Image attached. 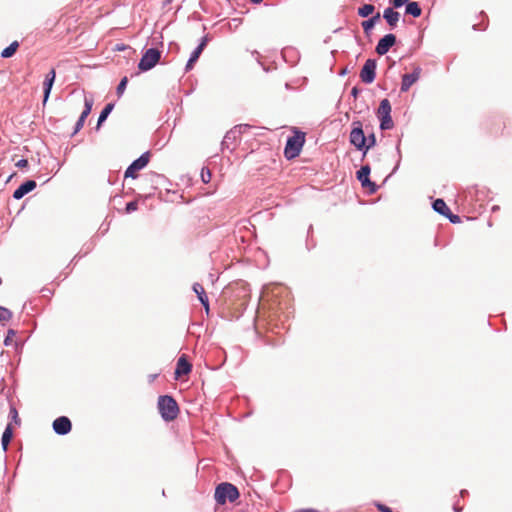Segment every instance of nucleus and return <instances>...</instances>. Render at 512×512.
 <instances>
[{"mask_svg":"<svg viewBox=\"0 0 512 512\" xmlns=\"http://www.w3.org/2000/svg\"><path fill=\"white\" fill-rule=\"evenodd\" d=\"M211 171L207 168H203L201 171V178L204 183H209L211 181Z\"/></svg>","mask_w":512,"mask_h":512,"instance_id":"c756f323","label":"nucleus"},{"mask_svg":"<svg viewBox=\"0 0 512 512\" xmlns=\"http://www.w3.org/2000/svg\"><path fill=\"white\" fill-rule=\"evenodd\" d=\"M36 188V182L34 180H28L21 184L13 193V197L17 200L24 197L27 193L31 192Z\"/></svg>","mask_w":512,"mask_h":512,"instance_id":"dca6fc26","label":"nucleus"},{"mask_svg":"<svg viewBox=\"0 0 512 512\" xmlns=\"http://www.w3.org/2000/svg\"><path fill=\"white\" fill-rule=\"evenodd\" d=\"M193 291L196 293V295L200 301H203L204 298H208L204 287L199 283H194Z\"/></svg>","mask_w":512,"mask_h":512,"instance_id":"a878e982","label":"nucleus"},{"mask_svg":"<svg viewBox=\"0 0 512 512\" xmlns=\"http://www.w3.org/2000/svg\"><path fill=\"white\" fill-rule=\"evenodd\" d=\"M396 43L394 34H387L381 38L376 46V53L378 55H385L389 49Z\"/></svg>","mask_w":512,"mask_h":512,"instance_id":"9b49d317","label":"nucleus"},{"mask_svg":"<svg viewBox=\"0 0 512 512\" xmlns=\"http://www.w3.org/2000/svg\"><path fill=\"white\" fill-rule=\"evenodd\" d=\"M202 303V305L204 306L206 312L208 313L209 312V300L208 298H204L203 301H200Z\"/></svg>","mask_w":512,"mask_h":512,"instance_id":"58836bf2","label":"nucleus"},{"mask_svg":"<svg viewBox=\"0 0 512 512\" xmlns=\"http://www.w3.org/2000/svg\"><path fill=\"white\" fill-rule=\"evenodd\" d=\"M10 415H11L12 419H13L16 423H18L19 418H18V412H17L16 408L11 407V409H10Z\"/></svg>","mask_w":512,"mask_h":512,"instance_id":"72a5a7b5","label":"nucleus"},{"mask_svg":"<svg viewBox=\"0 0 512 512\" xmlns=\"http://www.w3.org/2000/svg\"><path fill=\"white\" fill-rule=\"evenodd\" d=\"M15 166L21 169L25 168L28 166V161L26 159H20L15 163Z\"/></svg>","mask_w":512,"mask_h":512,"instance_id":"473e14b6","label":"nucleus"},{"mask_svg":"<svg viewBox=\"0 0 512 512\" xmlns=\"http://www.w3.org/2000/svg\"><path fill=\"white\" fill-rule=\"evenodd\" d=\"M379 19H380V14L377 13L372 18H370V19H368L366 21H363L362 22V27H363L364 32L368 33L374 27L376 21H378Z\"/></svg>","mask_w":512,"mask_h":512,"instance_id":"5701e85b","label":"nucleus"},{"mask_svg":"<svg viewBox=\"0 0 512 512\" xmlns=\"http://www.w3.org/2000/svg\"><path fill=\"white\" fill-rule=\"evenodd\" d=\"M71 428V421L65 416L58 417L53 422V429L59 435H65L69 433Z\"/></svg>","mask_w":512,"mask_h":512,"instance_id":"f8f14e48","label":"nucleus"},{"mask_svg":"<svg viewBox=\"0 0 512 512\" xmlns=\"http://www.w3.org/2000/svg\"><path fill=\"white\" fill-rule=\"evenodd\" d=\"M161 52L158 49L150 48L142 56L138 68L141 71L152 69L160 60Z\"/></svg>","mask_w":512,"mask_h":512,"instance_id":"39448f33","label":"nucleus"},{"mask_svg":"<svg viewBox=\"0 0 512 512\" xmlns=\"http://www.w3.org/2000/svg\"><path fill=\"white\" fill-rule=\"evenodd\" d=\"M116 49H117L118 51H122V50H124V49H125V47H124V46H117V48H116Z\"/></svg>","mask_w":512,"mask_h":512,"instance_id":"79ce46f5","label":"nucleus"},{"mask_svg":"<svg viewBox=\"0 0 512 512\" xmlns=\"http://www.w3.org/2000/svg\"><path fill=\"white\" fill-rule=\"evenodd\" d=\"M207 42H208V38L206 36L203 37L200 44L198 45V47L192 52V54L187 62V65H186L187 71L191 70L193 68L195 62L198 60V58L200 57L204 48L206 47Z\"/></svg>","mask_w":512,"mask_h":512,"instance_id":"2eb2a0df","label":"nucleus"},{"mask_svg":"<svg viewBox=\"0 0 512 512\" xmlns=\"http://www.w3.org/2000/svg\"><path fill=\"white\" fill-rule=\"evenodd\" d=\"M158 409L162 418L166 421L174 420L179 413L177 402L168 395L160 396L158 399Z\"/></svg>","mask_w":512,"mask_h":512,"instance_id":"f257e3e1","label":"nucleus"},{"mask_svg":"<svg viewBox=\"0 0 512 512\" xmlns=\"http://www.w3.org/2000/svg\"><path fill=\"white\" fill-rule=\"evenodd\" d=\"M12 436H13L12 427L9 424L6 427V429L4 430L3 435H2V446L5 451L7 450V447L12 439Z\"/></svg>","mask_w":512,"mask_h":512,"instance_id":"412c9836","label":"nucleus"},{"mask_svg":"<svg viewBox=\"0 0 512 512\" xmlns=\"http://www.w3.org/2000/svg\"><path fill=\"white\" fill-rule=\"evenodd\" d=\"M445 217L448 218L452 223H459L460 222V217L458 215L452 214L451 210H449L448 215L445 216Z\"/></svg>","mask_w":512,"mask_h":512,"instance_id":"2f4dec72","label":"nucleus"},{"mask_svg":"<svg viewBox=\"0 0 512 512\" xmlns=\"http://www.w3.org/2000/svg\"><path fill=\"white\" fill-rule=\"evenodd\" d=\"M377 509L381 512H393L391 508L383 505V504H377Z\"/></svg>","mask_w":512,"mask_h":512,"instance_id":"e433bc0d","label":"nucleus"},{"mask_svg":"<svg viewBox=\"0 0 512 512\" xmlns=\"http://www.w3.org/2000/svg\"><path fill=\"white\" fill-rule=\"evenodd\" d=\"M192 370V365L187 360L186 355H182L179 357L176 369L174 372L175 379H181L183 376L188 375Z\"/></svg>","mask_w":512,"mask_h":512,"instance_id":"9d476101","label":"nucleus"},{"mask_svg":"<svg viewBox=\"0 0 512 512\" xmlns=\"http://www.w3.org/2000/svg\"><path fill=\"white\" fill-rule=\"evenodd\" d=\"M45 78H47V79H52V80H53V82H54V81H55V78H56V71H55V69H54V68H52V69L47 73V75H46V77H45Z\"/></svg>","mask_w":512,"mask_h":512,"instance_id":"4c0bfd02","label":"nucleus"},{"mask_svg":"<svg viewBox=\"0 0 512 512\" xmlns=\"http://www.w3.org/2000/svg\"><path fill=\"white\" fill-rule=\"evenodd\" d=\"M155 377H156V375H152V376H150L151 381H152V380H154V379H155Z\"/></svg>","mask_w":512,"mask_h":512,"instance_id":"a18cd8bd","label":"nucleus"},{"mask_svg":"<svg viewBox=\"0 0 512 512\" xmlns=\"http://www.w3.org/2000/svg\"><path fill=\"white\" fill-rule=\"evenodd\" d=\"M252 3H255V4H259L261 3L263 0H250Z\"/></svg>","mask_w":512,"mask_h":512,"instance_id":"a19ab883","label":"nucleus"},{"mask_svg":"<svg viewBox=\"0 0 512 512\" xmlns=\"http://www.w3.org/2000/svg\"><path fill=\"white\" fill-rule=\"evenodd\" d=\"M84 106H85L84 110L82 111V113L75 125L74 134H76L78 131H80L83 128L86 118L91 113L92 106H93V100L85 98Z\"/></svg>","mask_w":512,"mask_h":512,"instance_id":"ddd939ff","label":"nucleus"},{"mask_svg":"<svg viewBox=\"0 0 512 512\" xmlns=\"http://www.w3.org/2000/svg\"><path fill=\"white\" fill-rule=\"evenodd\" d=\"M353 129L350 133V142L358 150H364L365 144L367 143L366 136L364 135L362 125L360 122L353 123Z\"/></svg>","mask_w":512,"mask_h":512,"instance_id":"423d86ee","label":"nucleus"},{"mask_svg":"<svg viewBox=\"0 0 512 512\" xmlns=\"http://www.w3.org/2000/svg\"><path fill=\"white\" fill-rule=\"evenodd\" d=\"M375 10V7L374 5L372 4H365L363 5L362 7H360L358 9V14L361 16V17H368L369 15H371Z\"/></svg>","mask_w":512,"mask_h":512,"instance_id":"393cba45","label":"nucleus"},{"mask_svg":"<svg viewBox=\"0 0 512 512\" xmlns=\"http://www.w3.org/2000/svg\"><path fill=\"white\" fill-rule=\"evenodd\" d=\"M233 132L230 131L229 133H227V135L225 136L226 139H228L230 137V134H232Z\"/></svg>","mask_w":512,"mask_h":512,"instance_id":"c03bdc74","label":"nucleus"},{"mask_svg":"<svg viewBox=\"0 0 512 512\" xmlns=\"http://www.w3.org/2000/svg\"><path fill=\"white\" fill-rule=\"evenodd\" d=\"M376 61L374 59L366 60L364 66L360 72V78L362 82L366 84H370L374 81L376 73Z\"/></svg>","mask_w":512,"mask_h":512,"instance_id":"6e6552de","label":"nucleus"},{"mask_svg":"<svg viewBox=\"0 0 512 512\" xmlns=\"http://www.w3.org/2000/svg\"><path fill=\"white\" fill-rule=\"evenodd\" d=\"M202 303V305L204 306L206 312L208 313L209 312V300L208 298H204L203 301H200Z\"/></svg>","mask_w":512,"mask_h":512,"instance_id":"ea45409f","label":"nucleus"},{"mask_svg":"<svg viewBox=\"0 0 512 512\" xmlns=\"http://www.w3.org/2000/svg\"><path fill=\"white\" fill-rule=\"evenodd\" d=\"M113 108H114V104H112V103H109L105 106V108L102 110V112L100 113V116L98 118L97 129L107 119L108 115L111 113Z\"/></svg>","mask_w":512,"mask_h":512,"instance_id":"4be33fe9","label":"nucleus"},{"mask_svg":"<svg viewBox=\"0 0 512 512\" xmlns=\"http://www.w3.org/2000/svg\"><path fill=\"white\" fill-rule=\"evenodd\" d=\"M383 17L387 21L390 27H395L399 21L400 14L394 11L392 8H386L383 13Z\"/></svg>","mask_w":512,"mask_h":512,"instance_id":"f3484780","label":"nucleus"},{"mask_svg":"<svg viewBox=\"0 0 512 512\" xmlns=\"http://www.w3.org/2000/svg\"><path fill=\"white\" fill-rule=\"evenodd\" d=\"M12 318V312L5 308L0 306V322H8Z\"/></svg>","mask_w":512,"mask_h":512,"instance_id":"bb28decb","label":"nucleus"},{"mask_svg":"<svg viewBox=\"0 0 512 512\" xmlns=\"http://www.w3.org/2000/svg\"><path fill=\"white\" fill-rule=\"evenodd\" d=\"M137 209H138V202L137 201H131V202L127 203L126 208H125L127 213L134 212Z\"/></svg>","mask_w":512,"mask_h":512,"instance_id":"7c9ffc66","label":"nucleus"},{"mask_svg":"<svg viewBox=\"0 0 512 512\" xmlns=\"http://www.w3.org/2000/svg\"><path fill=\"white\" fill-rule=\"evenodd\" d=\"M14 336H15L14 330H9L8 331V335H7V337H6L5 341H4L5 345H9L10 341L12 340V337H14Z\"/></svg>","mask_w":512,"mask_h":512,"instance_id":"c9c22d12","label":"nucleus"},{"mask_svg":"<svg viewBox=\"0 0 512 512\" xmlns=\"http://www.w3.org/2000/svg\"><path fill=\"white\" fill-rule=\"evenodd\" d=\"M406 13L413 17H419L422 10L417 2H408L406 5Z\"/></svg>","mask_w":512,"mask_h":512,"instance_id":"aec40b11","label":"nucleus"},{"mask_svg":"<svg viewBox=\"0 0 512 512\" xmlns=\"http://www.w3.org/2000/svg\"><path fill=\"white\" fill-rule=\"evenodd\" d=\"M409 0H393L392 4L394 7L399 8L403 6L404 4L408 3Z\"/></svg>","mask_w":512,"mask_h":512,"instance_id":"f704fd0d","label":"nucleus"},{"mask_svg":"<svg viewBox=\"0 0 512 512\" xmlns=\"http://www.w3.org/2000/svg\"><path fill=\"white\" fill-rule=\"evenodd\" d=\"M239 497L238 489L231 483H221L216 487L215 500L223 505L226 501L234 502Z\"/></svg>","mask_w":512,"mask_h":512,"instance_id":"7ed1b4c3","label":"nucleus"},{"mask_svg":"<svg viewBox=\"0 0 512 512\" xmlns=\"http://www.w3.org/2000/svg\"><path fill=\"white\" fill-rule=\"evenodd\" d=\"M433 209L443 216H447L450 210L443 199H436L433 203Z\"/></svg>","mask_w":512,"mask_h":512,"instance_id":"a211bd4d","label":"nucleus"},{"mask_svg":"<svg viewBox=\"0 0 512 512\" xmlns=\"http://www.w3.org/2000/svg\"><path fill=\"white\" fill-rule=\"evenodd\" d=\"M53 84H54V82H53L52 79L45 78V80L43 82V89H44L43 105L46 104V102H47V100H48V98L50 96Z\"/></svg>","mask_w":512,"mask_h":512,"instance_id":"b1692460","label":"nucleus"},{"mask_svg":"<svg viewBox=\"0 0 512 512\" xmlns=\"http://www.w3.org/2000/svg\"><path fill=\"white\" fill-rule=\"evenodd\" d=\"M377 116L380 119V128L382 130H389L393 127V120L391 118V104L388 99H383L377 110Z\"/></svg>","mask_w":512,"mask_h":512,"instance_id":"20e7f679","label":"nucleus"},{"mask_svg":"<svg viewBox=\"0 0 512 512\" xmlns=\"http://www.w3.org/2000/svg\"><path fill=\"white\" fill-rule=\"evenodd\" d=\"M370 167L368 165L362 166L359 171H357V179L361 182L363 187H370L371 192H375V184L372 183L369 179Z\"/></svg>","mask_w":512,"mask_h":512,"instance_id":"4468645a","label":"nucleus"},{"mask_svg":"<svg viewBox=\"0 0 512 512\" xmlns=\"http://www.w3.org/2000/svg\"><path fill=\"white\" fill-rule=\"evenodd\" d=\"M366 139L367 143L365 144L364 154H366V152L376 144V137L374 134L369 135Z\"/></svg>","mask_w":512,"mask_h":512,"instance_id":"cd10ccee","label":"nucleus"},{"mask_svg":"<svg viewBox=\"0 0 512 512\" xmlns=\"http://www.w3.org/2000/svg\"><path fill=\"white\" fill-rule=\"evenodd\" d=\"M127 83H128L127 77H123L121 79L120 83L117 86V94H118V96H121L123 94V92L126 89Z\"/></svg>","mask_w":512,"mask_h":512,"instance_id":"c85d7f7f","label":"nucleus"},{"mask_svg":"<svg viewBox=\"0 0 512 512\" xmlns=\"http://www.w3.org/2000/svg\"><path fill=\"white\" fill-rule=\"evenodd\" d=\"M19 48V42L13 41L8 47L2 50L1 57L10 58L12 57Z\"/></svg>","mask_w":512,"mask_h":512,"instance_id":"6ab92c4d","label":"nucleus"},{"mask_svg":"<svg viewBox=\"0 0 512 512\" xmlns=\"http://www.w3.org/2000/svg\"><path fill=\"white\" fill-rule=\"evenodd\" d=\"M421 68L416 66L411 74H404L402 76L401 91L406 92L410 87L418 81L421 75Z\"/></svg>","mask_w":512,"mask_h":512,"instance_id":"1a4fd4ad","label":"nucleus"},{"mask_svg":"<svg viewBox=\"0 0 512 512\" xmlns=\"http://www.w3.org/2000/svg\"><path fill=\"white\" fill-rule=\"evenodd\" d=\"M150 155L148 152L142 154L138 159L132 162V164L125 171V178H136V172L143 169L149 162Z\"/></svg>","mask_w":512,"mask_h":512,"instance_id":"0eeeda50","label":"nucleus"},{"mask_svg":"<svg viewBox=\"0 0 512 512\" xmlns=\"http://www.w3.org/2000/svg\"><path fill=\"white\" fill-rule=\"evenodd\" d=\"M352 94H353L354 96H356V95H357V89H356V88H353V89H352Z\"/></svg>","mask_w":512,"mask_h":512,"instance_id":"37998d69","label":"nucleus"},{"mask_svg":"<svg viewBox=\"0 0 512 512\" xmlns=\"http://www.w3.org/2000/svg\"><path fill=\"white\" fill-rule=\"evenodd\" d=\"M305 143V133L295 131L294 135L289 137L284 149V155L287 159L297 157Z\"/></svg>","mask_w":512,"mask_h":512,"instance_id":"f03ea898","label":"nucleus"}]
</instances>
